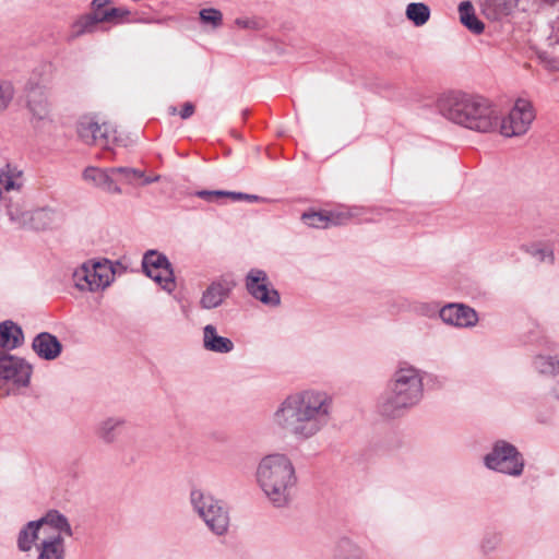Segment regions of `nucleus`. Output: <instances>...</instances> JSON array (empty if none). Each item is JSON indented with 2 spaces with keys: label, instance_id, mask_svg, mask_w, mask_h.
I'll return each instance as SVG.
<instances>
[{
  "label": "nucleus",
  "instance_id": "37",
  "mask_svg": "<svg viewBox=\"0 0 559 559\" xmlns=\"http://www.w3.org/2000/svg\"><path fill=\"white\" fill-rule=\"evenodd\" d=\"M499 540L498 536H490L484 540L483 548L485 550H493L499 544Z\"/></svg>",
  "mask_w": 559,
  "mask_h": 559
},
{
  "label": "nucleus",
  "instance_id": "34",
  "mask_svg": "<svg viewBox=\"0 0 559 559\" xmlns=\"http://www.w3.org/2000/svg\"><path fill=\"white\" fill-rule=\"evenodd\" d=\"M130 15V11L123 7L109 8V23L117 25L124 22Z\"/></svg>",
  "mask_w": 559,
  "mask_h": 559
},
{
  "label": "nucleus",
  "instance_id": "20",
  "mask_svg": "<svg viewBox=\"0 0 559 559\" xmlns=\"http://www.w3.org/2000/svg\"><path fill=\"white\" fill-rule=\"evenodd\" d=\"M24 182L25 178L21 169L10 163L0 164V201L4 191H20Z\"/></svg>",
  "mask_w": 559,
  "mask_h": 559
},
{
  "label": "nucleus",
  "instance_id": "42",
  "mask_svg": "<svg viewBox=\"0 0 559 559\" xmlns=\"http://www.w3.org/2000/svg\"><path fill=\"white\" fill-rule=\"evenodd\" d=\"M554 393H555L556 397L559 399V381L557 382V384L554 388Z\"/></svg>",
  "mask_w": 559,
  "mask_h": 559
},
{
  "label": "nucleus",
  "instance_id": "32",
  "mask_svg": "<svg viewBox=\"0 0 559 559\" xmlns=\"http://www.w3.org/2000/svg\"><path fill=\"white\" fill-rule=\"evenodd\" d=\"M112 175L120 174L127 183H133L135 179L143 178L144 173L131 167H112Z\"/></svg>",
  "mask_w": 559,
  "mask_h": 559
},
{
  "label": "nucleus",
  "instance_id": "11",
  "mask_svg": "<svg viewBox=\"0 0 559 559\" xmlns=\"http://www.w3.org/2000/svg\"><path fill=\"white\" fill-rule=\"evenodd\" d=\"M31 374L32 368L23 359L0 352V385H8V391L26 386Z\"/></svg>",
  "mask_w": 559,
  "mask_h": 559
},
{
  "label": "nucleus",
  "instance_id": "28",
  "mask_svg": "<svg viewBox=\"0 0 559 559\" xmlns=\"http://www.w3.org/2000/svg\"><path fill=\"white\" fill-rule=\"evenodd\" d=\"M533 366L537 372L555 377L559 374V356L537 355Z\"/></svg>",
  "mask_w": 559,
  "mask_h": 559
},
{
  "label": "nucleus",
  "instance_id": "15",
  "mask_svg": "<svg viewBox=\"0 0 559 559\" xmlns=\"http://www.w3.org/2000/svg\"><path fill=\"white\" fill-rule=\"evenodd\" d=\"M143 269L146 275L165 290L171 292L175 288L174 273L166 257L156 252L146 253L143 259Z\"/></svg>",
  "mask_w": 559,
  "mask_h": 559
},
{
  "label": "nucleus",
  "instance_id": "3",
  "mask_svg": "<svg viewBox=\"0 0 559 559\" xmlns=\"http://www.w3.org/2000/svg\"><path fill=\"white\" fill-rule=\"evenodd\" d=\"M72 536L67 518L56 510L28 522L19 533L17 547L27 552L37 548V559H64V538Z\"/></svg>",
  "mask_w": 559,
  "mask_h": 559
},
{
  "label": "nucleus",
  "instance_id": "43",
  "mask_svg": "<svg viewBox=\"0 0 559 559\" xmlns=\"http://www.w3.org/2000/svg\"><path fill=\"white\" fill-rule=\"evenodd\" d=\"M169 114H170V115H176V114H177V109H176V107H170V108H169Z\"/></svg>",
  "mask_w": 559,
  "mask_h": 559
},
{
  "label": "nucleus",
  "instance_id": "36",
  "mask_svg": "<svg viewBox=\"0 0 559 559\" xmlns=\"http://www.w3.org/2000/svg\"><path fill=\"white\" fill-rule=\"evenodd\" d=\"M235 25L239 28H255L257 22L247 17H238L235 20Z\"/></svg>",
  "mask_w": 559,
  "mask_h": 559
},
{
  "label": "nucleus",
  "instance_id": "31",
  "mask_svg": "<svg viewBox=\"0 0 559 559\" xmlns=\"http://www.w3.org/2000/svg\"><path fill=\"white\" fill-rule=\"evenodd\" d=\"M98 22L94 20V14H87L84 16H81L74 24H73V32L75 36H80L86 33H94L96 31Z\"/></svg>",
  "mask_w": 559,
  "mask_h": 559
},
{
  "label": "nucleus",
  "instance_id": "23",
  "mask_svg": "<svg viewBox=\"0 0 559 559\" xmlns=\"http://www.w3.org/2000/svg\"><path fill=\"white\" fill-rule=\"evenodd\" d=\"M347 215L341 212H309L302 214V221L313 228H329L344 224Z\"/></svg>",
  "mask_w": 559,
  "mask_h": 559
},
{
  "label": "nucleus",
  "instance_id": "10",
  "mask_svg": "<svg viewBox=\"0 0 559 559\" xmlns=\"http://www.w3.org/2000/svg\"><path fill=\"white\" fill-rule=\"evenodd\" d=\"M76 132L86 144L109 147L118 141L117 130L108 123L99 124L94 115L82 116L78 121Z\"/></svg>",
  "mask_w": 559,
  "mask_h": 559
},
{
  "label": "nucleus",
  "instance_id": "14",
  "mask_svg": "<svg viewBox=\"0 0 559 559\" xmlns=\"http://www.w3.org/2000/svg\"><path fill=\"white\" fill-rule=\"evenodd\" d=\"M26 108L35 122H53L56 120L55 105L47 90L34 87L26 95Z\"/></svg>",
  "mask_w": 559,
  "mask_h": 559
},
{
  "label": "nucleus",
  "instance_id": "12",
  "mask_svg": "<svg viewBox=\"0 0 559 559\" xmlns=\"http://www.w3.org/2000/svg\"><path fill=\"white\" fill-rule=\"evenodd\" d=\"M11 221L20 227L32 230H45L56 227L60 221V215L49 209H23L15 207L10 211Z\"/></svg>",
  "mask_w": 559,
  "mask_h": 559
},
{
  "label": "nucleus",
  "instance_id": "39",
  "mask_svg": "<svg viewBox=\"0 0 559 559\" xmlns=\"http://www.w3.org/2000/svg\"><path fill=\"white\" fill-rule=\"evenodd\" d=\"M108 4V0H93L92 7L94 10H103Z\"/></svg>",
  "mask_w": 559,
  "mask_h": 559
},
{
  "label": "nucleus",
  "instance_id": "1",
  "mask_svg": "<svg viewBox=\"0 0 559 559\" xmlns=\"http://www.w3.org/2000/svg\"><path fill=\"white\" fill-rule=\"evenodd\" d=\"M334 401L320 389H304L288 394L272 414L273 427L298 441L318 436L331 421Z\"/></svg>",
  "mask_w": 559,
  "mask_h": 559
},
{
  "label": "nucleus",
  "instance_id": "24",
  "mask_svg": "<svg viewBox=\"0 0 559 559\" xmlns=\"http://www.w3.org/2000/svg\"><path fill=\"white\" fill-rule=\"evenodd\" d=\"M519 0H484L483 12L490 20H500L518 8Z\"/></svg>",
  "mask_w": 559,
  "mask_h": 559
},
{
  "label": "nucleus",
  "instance_id": "6",
  "mask_svg": "<svg viewBox=\"0 0 559 559\" xmlns=\"http://www.w3.org/2000/svg\"><path fill=\"white\" fill-rule=\"evenodd\" d=\"M191 503L194 511L206 526L216 535H224L229 527V514L221 501L200 489L191 492Z\"/></svg>",
  "mask_w": 559,
  "mask_h": 559
},
{
  "label": "nucleus",
  "instance_id": "4",
  "mask_svg": "<svg viewBox=\"0 0 559 559\" xmlns=\"http://www.w3.org/2000/svg\"><path fill=\"white\" fill-rule=\"evenodd\" d=\"M255 481L264 497L275 508H287L295 498L298 484L293 460L285 453L262 456L255 468Z\"/></svg>",
  "mask_w": 559,
  "mask_h": 559
},
{
  "label": "nucleus",
  "instance_id": "7",
  "mask_svg": "<svg viewBox=\"0 0 559 559\" xmlns=\"http://www.w3.org/2000/svg\"><path fill=\"white\" fill-rule=\"evenodd\" d=\"M115 272L108 261H87L75 267L72 274L74 287L81 292L104 290L114 281Z\"/></svg>",
  "mask_w": 559,
  "mask_h": 559
},
{
  "label": "nucleus",
  "instance_id": "30",
  "mask_svg": "<svg viewBox=\"0 0 559 559\" xmlns=\"http://www.w3.org/2000/svg\"><path fill=\"white\" fill-rule=\"evenodd\" d=\"M199 16L202 24L211 26L213 29L218 28L223 23V14L215 8L202 9Z\"/></svg>",
  "mask_w": 559,
  "mask_h": 559
},
{
  "label": "nucleus",
  "instance_id": "27",
  "mask_svg": "<svg viewBox=\"0 0 559 559\" xmlns=\"http://www.w3.org/2000/svg\"><path fill=\"white\" fill-rule=\"evenodd\" d=\"M430 9L426 3L412 2L407 4L405 15L415 26L425 25L430 19Z\"/></svg>",
  "mask_w": 559,
  "mask_h": 559
},
{
  "label": "nucleus",
  "instance_id": "26",
  "mask_svg": "<svg viewBox=\"0 0 559 559\" xmlns=\"http://www.w3.org/2000/svg\"><path fill=\"white\" fill-rule=\"evenodd\" d=\"M460 20L462 24L475 34L484 31V23L475 15L474 8L469 1H463L459 5Z\"/></svg>",
  "mask_w": 559,
  "mask_h": 559
},
{
  "label": "nucleus",
  "instance_id": "19",
  "mask_svg": "<svg viewBox=\"0 0 559 559\" xmlns=\"http://www.w3.org/2000/svg\"><path fill=\"white\" fill-rule=\"evenodd\" d=\"M202 343L205 350L217 354H228L235 347L233 341L219 335L217 328L213 324H206L203 328Z\"/></svg>",
  "mask_w": 559,
  "mask_h": 559
},
{
  "label": "nucleus",
  "instance_id": "13",
  "mask_svg": "<svg viewBox=\"0 0 559 559\" xmlns=\"http://www.w3.org/2000/svg\"><path fill=\"white\" fill-rule=\"evenodd\" d=\"M246 287L249 294L266 306H277L281 302L280 295L273 288L266 273L259 269H252L246 276Z\"/></svg>",
  "mask_w": 559,
  "mask_h": 559
},
{
  "label": "nucleus",
  "instance_id": "18",
  "mask_svg": "<svg viewBox=\"0 0 559 559\" xmlns=\"http://www.w3.org/2000/svg\"><path fill=\"white\" fill-rule=\"evenodd\" d=\"M83 179L106 192L114 194H121V188L115 183L112 179L111 168H99L95 166H88L83 170Z\"/></svg>",
  "mask_w": 559,
  "mask_h": 559
},
{
  "label": "nucleus",
  "instance_id": "33",
  "mask_svg": "<svg viewBox=\"0 0 559 559\" xmlns=\"http://www.w3.org/2000/svg\"><path fill=\"white\" fill-rule=\"evenodd\" d=\"M198 195L207 201H212V200L221 198V197H231L234 199L246 198L249 200L257 199V197H253V195H242L241 193L225 192V191H200L198 193Z\"/></svg>",
  "mask_w": 559,
  "mask_h": 559
},
{
  "label": "nucleus",
  "instance_id": "2",
  "mask_svg": "<svg viewBox=\"0 0 559 559\" xmlns=\"http://www.w3.org/2000/svg\"><path fill=\"white\" fill-rule=\"evenodd\" d=\"M443 118L460 127L479 133L498 131L500 112L488 98L463 91H450L438 98Z\"/></svg>",
  "mask_w": 559,
  "mask_h": 559
},
{
  "label": "nucleus",
  "instance_id": "41",
  "mask_svg": "<svg viewBox=\"0 0 559 559\" xmlns=\"http://www.w3.org/2000/svg\"><path fill=\"white\" fill-rule=\"evenodd\" d=\"M143 185H148V183H152V182H156L159 180V176H154V177H143Z\"/></svg>",
  "mask_w": 559,
  "mask_h": 559
},
{
  "label": "nucleus",
  "instance_id": "25",
  "mask_svg": "<svg viewBox=\"0 0 559 559\" xmlns=\"http://www.w3.org/2000/svg\"><path fill=\"white\" fill-rule=\"evenodd\" d=\"M22 329L13 321L7 320L0 323V347L13 349L23 343Z\"/></svg>",
  "mask_w": 559,
  "mask_h": 559
},
{
  "label": "nucleus",
  "instance_id": "22",
  "mask_svg": "<svg viewBox=\"0 0 559 559\" xmlns=\"http://www.w3.org/2000/svg\"><path fill=\"white\" fill-rule=\"evenodd\" d=\"M126 421L122 417L110 416L102 419L96 427L97 438L105 444L118 441Z\"/></svg>",
  "mask_w": 559,
  "mask_h": 559
},
{
  "label": "nucleus",
  "instance_id": "35",
  "mask_svg": "<svg viewBox=\"0 0 559 559\" xmlns=\"http://www.w3.org/2000/svg\"><path fill=\"white\" fill-rule=\"evenodd\" d=\"M94 14V20L99 23H109V8H104L103 10H94L92 12Z\"/></svg>",
  "mask_w": 559,
  "mask_h": 559
},
{
  "label": "nucleus",
  "instance_id": "17",
  "mask_svg": "<svg viewBox=\"0 0 559 559\" xmlns=\"http://www.w3.org/2000/svg\"><path fill=\"white\" fill-rule=\"evenodd\" d=\"M441 320L450 325L459 328L474 326L477 323L476 312L460 304H450L440 310Z\"/></svg>",
  "mask_w": 559,
  "mask_h": 559
},
{
  "label": "nucleus",
  "instance_id": "40",
  "mask_svg": "<svg viewBox=\"0 0 559 559\" xmlns=\"http://www.w3.org/2000/svg\"><path fill=\"white\" fill-rule=\"evenodd\" d=\"M545 66L551 71H559V61L557 60H545Z\"/></svg>",
  "mask_w": 559,
  "mask_h": 559
},
{
  "label": "nucleus",
  "instance_id": "21",
  "mask_svg": "<svg viewBox=\"0 0 559 559\" xmlns=\"http://www.w3.org/2000/svg\"><path fill=\"white\" fill-rule=\"evenodd\" d=\"M33 349L35 353L46 360L56 359L62 349L58 338L50 333H40L33 341Z\"/></svg>",
  "mask_w": 559,
  "mask_h": 559
},
{
  "label": "nucleus",
  "instance_id": "5",
  "mask_svg": "<svg viewBox=\"0 0 559 559\" xmlns=\"http://www.w3.org/2000/svg\"><path fill=\"white\" fill-rule=\"evenodd\" d=\"M425 372L402 362L394 371L388 388L378 399V409L386 418H397L420 403L424 397Z\"/></svg>",
  "mask_w": 559,
  "mask_h": 559
},
{
  "label": "nucleus",
  "instance_id": "29",
  "mask_svg": "<svg viewBox=\"0 0 559 559\" xmlns=\"http://www.w3.org/2000/svg\"><path fill=\"white\" fill-rule=\"evenodd\" d=\"M15 88L12 82L0 79V115L4 114L13 103Z\"/></svg>",
  "mask_w": 559,
  "mask_h": 559
},
{
  "label": "nucleus",
  "instance_id": "16",
  "mask_svg": "<svg viewBox=\"0 0 559 559\" xmlns=\"http://www.w3.org/2000/svg\"><path fill=\"white\" fill-rule=\"evenodd\" d=\"M234 287V281L225 277L212 282L203 292L200 306L206 310L219 307L229 297Z\"/></svg>",
  "mask_w": 559,
  "mask_h": 559
},
{
  "label": "nucleus",
  "instance_id": "8",
  "mask_svg": "<svg viewBox=\"0 0 559 559\" xmlns=\"http://www.w3.org/2000/svg\"><path fill=\"white\" fill-rule=\"evenodd\" d=\"M535 109L532 103L524 98L514 102L509 114L499 121L498 130L507 138L525 134L535 120Z\"/></svg>",
  "mask_w": 559,
  "mask_h": 559
},
{
  "label": "nucleus",
  "instance_id": "9",
  "mask_svg": "<svg viewBox=\"0 0 559 559\" xmlns=\"http://www.w3.org/2000/svg\"><path fill=\"white\" fill-rule=\"evenodd\" d=\"M485 465L499 473L520 476L524 468V461L514 445L498 441L492 451L485 456Z\"/></svg>",
  "mask_w": 559,
  "mask_h": 559
},
{
  "label": "nucleus",
  "instance_id": "38",
  "mask_svg": "<svg viewBox=\"0 0 559 559\" xmlns=\"http://www.w3.org/2000/svg\"><path fill=\"white\" fill-rule=\"evenodd\" d=\"M194 112V106L192 103H186L183 106H182V109L181 111L179 112L180 117L182 119H188L189 117H191Z\"/></svg>",
  "mask_w": 559,
  "mask_h": 559
}]
</instances>
